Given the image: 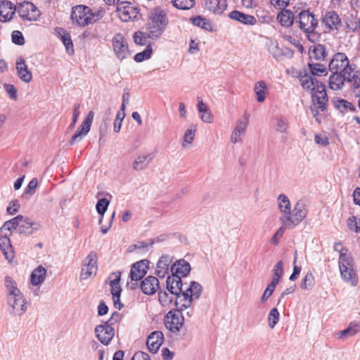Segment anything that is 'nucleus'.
<instances>
[{"instance_id":"44","label":"nucleus","mask_w":360,"mask_h":360,"mask_svg":"<svg viewBox=\"0 0 360 360\" xmlns=\"http://www.w3.org/2000/svg\"><path fill=\"white\" fill-rule=\"evenodd\" d=\"M59 34H60V39L65 46L66 51L68 54H72L74 52L73 44L71 39L70 34L67 32L63 29H60V32H59Z\"/></svg>"},{"instance_id":"57","label":"nucleus","mask_w":360,"mask_h":360,"mask_svg":"<svg viewBox=\"0 0 360 360\" xmlns=\"http://www.w3.org/2000/svg\"><path fill=\"white\" fill-rule=\"evenodd\" d=\"M12 42L15 44L22 46L25 44V38L20 31L15 30L11 34Z\"/></svg>"},{"instance_id":"24","label":"nucleus","mask_w":360,"mask_h":360,"mask_svg":"<svg viewBox=\"0 0 360 360\" xmlns=\"http://www.w3.org/2000/svg\"><path fill=\"white\" fill-rule=\"evenodd\" d=\"M248 124V116L245 115L244 117L236 122V125L233 131L231 141L233 143L238 142L241 136L245 134Z\"/></svg>"},{"instance_id":"46","label":"nucleus","mask_w":360,"mask_h":360,"mask_svg":"<svg viewBox=\"0 0 360 360\" xmlns=\"http://www.w3.org/2000/svg\"><path fill=\"white\" fill-rule=\"evenodd\" d=\"M195 131L196 127L194 125L189 126V127L186 130L184 134L182 142V146L184 148H186L188 144L191 145L193 143V141L195 137Z\"/></svg>"},{"instance_id":"55","label":"nucleus","mask_w":360,"mask_h":360,"mask_svg":"<svg viewBox=\"0 0 360 360\" xmlns=\"http://www.w3.org/2000/svg\"><path fill=\"white\" fill-rule=\"evenodd\" d=\"M282 226L278 229V230L274 233V235L271 238V243L275 245H277L279 243V238H281L285 229H290L288 226H285L284 224H281Z\"/></svg>"},{"instance_id":"25","label":"nucleus","mask_w":360,"mask_h":360,"mask_svg":"<svg viewBox=\"0 0 360 360\" xmlns=\"http://www.w3.org/2000/svg\"><path fill=\"white\" fill-rule=\"evenodd\" d=\"M227 7L226 0H205L204 8L216 15H221Z\"/></svg>"},{"instance_id":"15","label":"nucleus","mask_w":360,"mask_h":360,"mask_svg":"<svg viewBox=\"0 0 360 360\" xmlns=\"http://www.w3.org/2000/svg\"><path fill=\"white\" fill-rule=\"evenodd\" d=\"M94 113L93 111L89 112L86 118L83 121L82 124L78 129V130L75 132V134L72 136L70 144L74 145L76 143H79L82 141L84 136H85L90 130L91 125L94 119Z\"/></svg>"},{"instance_id":"43","label":"nucleus","mask_w":360,"mask_h":360,"mask_svg":"<svg viewBox=\"0 0 360 360\" xmlns=\"http://www.w3.org/2000/svg\"><path fill=\"white\" fill-rule=\"evenodd\" d=\"M308 67L310 73L314 76H322L328 74V69L323 64L309 63Z\"/></svg>"},{"instance_id":"63","label":"nucleus","mask_w":360,"mask_h":360,"mask_svg":"<svg viewBox=\"0 0 360 360\" xmlns=\"http://www.w3.org/2000/svg\"><path fill=\"white\" fill-rule=\"evenodd\" d=\"M275 288H276V286H274V285H272L271 283L266 287V288L265 289V290L262 296V298H261L262 302H264L265 301H266L268 300V298L274 292Z\"/></svg>"},{"instance_id":"4","label":"nucleus","mask_w":360,"mask_h":360,"mask_svg":"<svg viewBox=\"0 0 360 360\" xmlns=\"http://www.w3.org/2000/svg\"><path fill=\"white\" fill-rule=\"evenodd\" d=\"M149 20L147 27L148 37L151 39L160 37L168 23L166 13L162 9L155 8Z\"/></svg>"},{"instance_id":"6","label":"nucleus","mask_w":360,"mask_h":360,"mask_svg":"<svg viewBox=\"0 0 360 360\" xmlns=\"http://www.w3.org/2000/svg\"><path fill=\"white\" fill-rule=\"evenodd\" d=\"M149 261L148 259H142L133 264L130 270L131 283H127V285L131 290L139 288V281L141 280L147 274L148 270Z\"/></svg>"},{"instance_id":"60","label":"nucleus","mask_w":360,"mask_h":360,"mask_svg":"<svg viewBox=\"0 0 360 360\" xmlns=\"http://www.w3.org/2000/svg\"><path fill=\"white\" fill-rule=\"evenodd\" d=\"M268 51L275 58H277L281 55L280 49L276 42H271L268 46Z\"/></svg>"},{"instance_id":"38","label":"nucleus","mask_w":360,"mask_h":360,"mask_svg":"<svg viewBox=\"0 0 360 360\" xmlns=\"http://www.w3.org/2000/svg\"><path fill=\"white\" fill-rule=\"evenodd\" d=\"M360 330V323H350L347 328L339 332V338L346 339L355 335Z\"/></svg>"},{"instance_id":"47","label":"nucleus","mask_w":360,"mask_h":360,"mask_svg":"<svg viewBox=\"0 0 360 360\" xmlns=\"http://www.w3.org/2000/svg\"><path fill=\"white\" fill-rule=\"evenodd\" d=\"M266 84L263 81L258 82L255 86V91L257 95V101L262 103L266 97Z\"/></svg>"},{"instance_id":"27","label":"nucleus","mask_w":360,"mask_h":360,"mask_svg":"<svg viewBox=\"0 0 360 360\" xmlns=\"http://www.w3.org/2000/svg\"><path fill=\"white\" fill-rule=\"evenodd\" d=\"M40 227L39 224L32 222L30 219L22 216V220L20 221L18 231L21 234L31 235L35 231L39 230Z\"/></svg>"},{"instance_id":"21","label":"nucleus","mask_w":360,"mask_h":360,"mask_svg":"<svg viewBox=\"0 0 360 360\" xmlns=\"http://www.w3.org/2000/svg\"><path fill=\"white\" fill-rule=\"evenodd\" d=\"M164 341V335L161 331L152 332L148 337L146 345L151 353H156Z\"/></svg>"},{"instance_id":"22","label":"nucleus","mask_w":360,"mask_h":360,"mask_svg":"<svg viewBox=\"0 0 360 360\" xmlns=\"http://www.w3.org/2000/svg\"><path fill=\"white\" fill-rule=\"evenodd\" d=\"M0 249L6 259L11 262L14 258V250L10 240V235L7 233L0 235Z\"/></svg>"},{"instance_id":"30","label":"nucleus","mask_w":360,"mask_h":360,"mask_svg":"<svg viewBox=\"0 0 360 360\" xmlns=\"http://www.w3.org/2000/svg\"><path fill=\"white\" fill-rule=\"evenodd\" d=\"M281 11L277 15V20L282 26L285 27H291L294 22L293 13L285 8H281Z\"/></svg>"},{"instance_id":"52","label":"nucleus","mask_w":360,"mask_h":360,"mask_svg":"<svg viewBox=\"0 0 360 360\" xmlns=\"http://www.w3.org/2000/svg\"><path fill=\"white\" fill-rule=\"evenodd\" d=\"M148 38H149L148 34L141 31H137L133 34L134 43L139 45H146Z\"/></svg>"},{"instance_id":"28","label":"nucleus","mask_w":360,"mask_h":360,"mask_svg":"<svg viewBox=\"0 0 360 360\" xmlns=\"http://www.w3.org/2000/svg\"><path fill=\"white\" fill-rule=\"evenodd\" d=\"M341 278L347 283L355 286L359 282L358 276L354 269V264L340 269Z\"/></svg>"},{"instance_id":"59","label":"nucleus","mask_w":360,"mask_h":360,"mask_svg":"<svg viewBox=\"0 0 360 360\" xmlns=\"http://www.w3.org/2000/svg\"><path fill=\"white\" fill-rule=\"evenodd\" d=\"M288 124L287 120L283 117H279L276 120V131L285 133L287 131Z\"/></svg>"},{"instance_id":"16","label":"nucleus","mask_w":360,"mask_h":360,"mask_svg":"<svg viewBox=\"0 0 360 360\" xmlns=\"http://www.w3.org/2000/svg\"><path fill=\"white\" fill-rule=\"evenodd\" d=\"M312 108H319L320 111H324L326 109V104L328 101L326 91L325 85L320 84L317 90L311 94Z\"/></svg>"},{"instance_id":"9","label":"nucleus","mask_w":360,"mask_h":360,"mask_svg":"<svg viewBox=\"0 0 360 360\" xmlns=\"http://www.w3.org/2000/svg\"><path fill=\"white\" fill-rule=\"evenodd\" d=\"M184 323V315L178 310H170L165 316V326L172 333L180 331Z\"/></svg>"},{"instance_id":"5","label":"nucleus","mask_w":360,"mask_h":360,"mask_svg":"<svg viewBox=\"0 0 360 360\" xmlns=\"http://www.w3.org/2000/svg\"><path fill=\"white\" fill-rule=\"evenodd\" d=\"M307 206L304 201H297L292 210H290L287 215H281L279 220L281 224L288 226L290 229L295 228L307 217Z\"/></svg>"},{"instance_id":"42","label":"nucleus","mask_w":360,"mask_h":360,"mask_svg":"<svg viewBox=\"0 0 360 360\" xmlns=\"http://www.w3.org/2000/svg\"><path fill=\"white\" fill-rule=\"evenodd\" d=\"M335 108H337L341 113H345L348 111H354V106L349 101L345 99H336L334 101Z\"/></svg>"},{"instance_id":"8","label":"nucleus","mask_w":360,"mask_h":360,"mask_svg":"<svg viewBox=\"0 0 360 360\" xmlns=\"http://www.w3.org/2000/svg\"><path fill=\"white\" fill-rule=\"evenodd\" d=\"M139 11L137 6L128 1L118 3L116 8L119 18L123 22L138 19Z\"/></svg>"},{"instance_id":"64","label":"nucleus","mask_w":360,"mask_h":360,"mask_svg":"<svg viewBox=\"0 0 360 360\" xmlns=\"http://www.w3.org/2000/svg\"><path fill=\"white\" fill-rule=\"evenodd\" d=\"M130 360H150L149 355L143 352H136Z\"/></svg>"},{"instance_id":"56","label":"nucleus","mask_w":360,"mask_h":360,"mask_svg":"<svg viewBox=\"0 0 360 360\" xmlns=\"http://www.w3.org/2000/svg\"><path fill=\"white\" fill-rule=\"evenodd\" d=\"M38 184V181L36 178H33L28 184L27 187L25 189V191L22 194V197H25L27 195H32L35 192V188H37Z\"/></svg>"},{"instance_id":"17","label":"nucleus","mask_w":360,"mask_h":360,"mask_svg":"<svg viewBox=\"0 0 360 360\" xmlns=\"http://www.w3.org/2000/svg\"><path fill=\"white\" fill-rule=\"evenodd\" d=\"M8 304L12 308L11 313L15 316H21L27 310L26 300L22 295L7 297Z\"/></svg>"},{"instance_id":"14","label":"nucleus","mask_w":360,"mask_h":360,"mask_svg":"<svg viewBox=\"0 0 360 360\" xmlns=\"http://www.w3.org/2000/svg\"><path fill=\"white\" fill-rule=\"evenodd\" d=\"M94 332L96 338L104 345H108L115 335V330L112 325L109 324L108 322H104L103 324L97 326Z\"/></svg>"},{"instance_id":"32","label":"nucleus","mask_w":360,"mask_h":360,"mask_svg":"<svg viewBox=\"0 0 360 360\" xmlns=\"http://www.w3.org/2000/svg\"><path fill=\"white\" fill-rule=\"evenodd\" d=\"M328 56L326 48L324 45L321 44H314L311 46L309 49L310 59H315L316 60H324Z\"/></svg>"},{"instance_id":"35","label":"nucleus","mask_w":360,"mask_h":360,"mask_svg":"<svg viewBox=\"0 0 360 360\" xmlns=\"http://www.w3.org/2000/svg\"><path fill=\"white\" fill-rule=\"evenodd\" d=\"M191 23L205 31H212V26L210 20L202 15L192 16L189 18Z\"/></svg>"},{"instance_id":"50","label":"nucleus","mask_w":360,"mask_h":360,"mask_svg":"<svg viewBox=\"0 0 360 360\" xmlns=\"http://www.w3.org/2000/svg\"><path fill=\"white\" fill-rule=\"evenodd\" d=\"M314 285V277L311 271H309L302 279L300 287L304 290L311 289Z\"/></svg>"},{"instance_id":"48","label":"nucleus","mask_w":360,"mask_h":360,"mask_svg":"<svg viewBox=\"0 0 360 360\" xmlns=\"http://www.w3.org/2000/svg\"><path fill=\"white\" fill-rule=\"evenodd\" d=\"M109 204H110V201L107 198H101L98 200V202L96 205V211L101 216L99 219L100 224L101 223V221L103 220V214L108 210Z\"/></svg>"},{"instance_id":"49","label":"nucleus","mask_w":360,"mask_h":360,"mask_svg":"<svg viewBox=\"0 0 360 360\" xmlns=\"http://www.w3.org/2000/svg\"><path fill=\"white\" fill-rule=\"evenodd\" d=\"M153 53V49L150 44L147 45L145 50L136 53L134 56V60L137 63L143 61L144 60L149 59Z\"/></svg>"},{"instance_id":"51","label":"nucleus","mask_w":360,"mask_h":360,"mask_svg":"<svg viewBox=\"0 0 360 360\" xmlns=\"http://www.w3.org/2000/svg\"><path fill=\"white\" fill-rule=\"evenodd\" d=\"M347 225L349 229L358 233H360V218L352 216L347 219Z\"/></svg>"},{"instance_id":"61","label":"nucleus","mask_w":360,"mask_h":360,"mask_svg":"<svg viewBox=\"0 0 360 360\" xmlns=\"http://www.w3.org/2000/svg\"><path fill=\"white\" fill-rule=\"evenodd\" d=\"M20 208V204L17 200H12L7 207V212L11 215L16 214Z\"/></svg>"},{"instance_id":"41","label":"nucleus","mask_w":360,"mask_h":360,"mask_svg":"<svg viewBox=\"0 0 360 360\" xmlns=\"http://www.w3.org/2000/svg\"><path fill=\"white\" fill-rule=\"evenodd\" d=\"M348 250L346 248H342L340 250V257L338 259L339 269L347 267L354 264L352 258L347 254Z\"/></svg>"},{"instance_id":"33","label":"nucleus","mask_w":360,"mask_h":360,"mask_svg":"<svg viewBox=\"0 0 360 360\" xmlns=\"http://www.w3.org/2000/svg\"><path fill=\"white\" fill-rule=\"evenodd\" d=\"M46 269L41 265L33 270L30 275V282L33 285H39L43 283L46 279Z\"/></svg>"},{"instance_id":"18","label":"nucleus","mask_w":360,"mask_h":360,"mask_svg":"<svg viewBox=\"0 0 360 360\" xmlns=\"http://www.w3.org/2000/svg\"><path fill=\"white\" fill-rule=\"evenodd\" d=\"M17 10V6L11 1L3 0L0 1V21L8 22L12 20Z\"/></svg>"},{"instance_id":"62","label":"nucleus","mask_w":360,"mask_h":360,"mask_svg":"<svg viewBox=\"0 0 360 360\" xmlns=\"http://www.w3.org/2000/svg\"><path fill=\"white\" fill-rule=\"evenodd\" d=\"M4 89L11 98L15 100L17 98V90L14 85L11 84H5Z\"/></svg>"},{"instance_id":"2","label":"nucleus","mask_w":360,"mask_h":360,"mask_svg":"<svg viewBox=\"0 0 360 360\" xmlns=\"http://www.w3.org/2000/svg\"><path fill=\"white\" fill-rule=\"evenodd\" d=\"M202 292V285L196 281H191L184 291L173 294L175 295L174 305L176 307L173 310H178L179 312L183 314L184 311L190 308L193 301L200 297Z\"/></svg>"},{"instance_id":"34","label":"nucleus","mask_w":360,"mask_h":360,"mask_svg":"<svg viewBox=\"0 0 360 360\" xmlns=\"http://www.w3.org/2000/svg\"><path fill=\"white\" fill-rule=\"evenodd\" d=\"M16 69L19 77L25 82H30L32 80V72L28 70L24 59L20 58L16 63Z\"/></svg>"},{"instance_id":"53","label":"nucleus","mask_w":360,"mask_h":360,"mask_svg":"<svg viewBox=\"0 0 360 360\" xmlns=\"http://www.w3.org/2000/svg\"><path fill=\"white\" fill-rule=\"evenodd\" d=\"M268 320L269 326L271 328H273L277 324L279 320V312L276 308L271 309Z\"/></svg>"},{"instance_id":"26","label":"nucleus","mask_w":360,"mask_h":360,"mask_svg":"<svg viewBox=\"0 0 360 360\" xmlns=\"http://www.w3.org/2000/svg\"><path fill=\"white\" fill-rule=\"evenodd\" d=\"M229 17L233 20H236L246 25H254L257 20L253 15L245 14L241 11L235 10L229 13Z\"/></svg>"},{"instance_id":"19","label":"nucleus","mask_w":360,"mask_h":360,"mask_svg":"<svg viewBox=\"0 0 360 360\" xmlns=\"http://www.w3.org/2000/svg\"><path fill=\"white\" fill-rule=\"evenodd\" d=\"M159 280L153 276L146 277L141 283L143 293L147 295H154L159 288Z\"/></svg>"},{"instance_id":"23","label":"nucleus","mask_w":360,"mask_h":360,"mask_svg":"<svg viewBox=\"0 0 360 360\" xmlns=\"http://www.w3.org/2000/svg\"><path fill=\"white\" fill-rule=\"evenodd\" d=\"M299 78L302 88L304 89L310 90L312 92L317 90V88L321 84L319 82L316 78L313 77L310 75L307 74L306 70H304V74L302 72H300Z\"/></svg>"},{"instance_id":"58","label":"nucleus","mask_w":360,"mask_h":360,"mask_svg":"<svg viewBox=\"0 0 360 360\" xmlns=\"http://www.w3.org/2000/svg\"><path fill=\"white\" fill-rule=\"evenodd\" d=\"M158 300L162 306L167 305L172 302V297L169 296V294L162 290L158 292Z\"/></svg>"},{"instance_id":"40","label":"nucleus","mask_w":360,"mask_h":360,"mask_svg":"<svg viewBox=\"0 0 360 360\" xmlns=\"http://www.w3.org/2000/svg\"><path fill=\"white\" fill-rule=\"evenodd\" d=\"M278 209L282 215H287L291 210L290 202L287 195L280 194L278 197Z\"/></svg>"},{"instance_id":"7","label":"nucleus","mask_w":360,"mask_h":360,"mask_svg":"<svg viewBox=\"0 0 360 360\" xmlns=\"http://www.w3.org/2000/svg\"><path fill=\"white\" fill-rule=\"evenodd\" d=\"M93 17L91 9L86 6L78 5L72 8L70 18L72 23L80 26L85 27L92 23Z\"/></svg>"},{"instance_id":"20","label":"nucleus","mask_w":360,"mask_h":360,"mask_svg":"<svg viewBox=\"0 0 360 360\" xmlns=\"http://www.w3.org/2000/svg\"><path fill=\"white\" fill-rule=\"evenodd\" d=\"M182 277L176 274L168 276L166 281L167 289L170 294H176L185 290L184 284L182 283Z\"/></svg>"},{"instance_id":"1","label":"nucleus","mask_w":360,"mask_h":360,"mask_svg":"<svg viewBox=\"0 0 360 360\" xmlns=\"http://www.w3.org/2000/svg\"><path fill=\"white\" fill-rule=\"evenodd\" d=\"M332 73L329 77V86L333 90H340L345 82L355 91L360 87V69L355 63H350L343 52L335 53L328 63Z\"/></svg>"},{"instance_id":"13","label":"nucleus","mask_w":360,"mask_h":360,"mask_svg":"<svg viewBox=\"0 0 360 360\" xmlns=\"http://www.w3.org/2000/svg\"><path fill=\"white\" fill-rule=\"evenodd\" d=\"M83 267L80 274L82 279L86 280L91 275L96 274L97 266V254L94 251H91L84 259L83 262Z\"/></svg>"},{"instance_id":"39","label":"nucleus","mask_w":360,"mask_h":360,"mask_svg":"<svg viewBox=\"0 0 360 360\" xmlns=\"http://www.w3.org/2000/svg\"><path fill=\"white\" fill-rule=\"evenodd\" d=\"M198 110L201 114V119L203 122L207 123L212 122L213 117L212 113L207 104H205L202 100L199 101L198 103Z\"/></svg>"},{"instance_id":"31","label":"nucleus","mask_w":360,"mask_h":360,"mask_svg":"<svg viewBox=\"0 0 360 360\" xmlns=\"http://www.w3.org/2000/svg\"><path fill=\"white\" fill-rule=\"evenodd\" d=\"M153 156L150 154L139 155L132 163V168L135 171H141L148 167Z\"/></svg>"},{"instance_id":"29","label":"nucleus","mask_w":360,"mask_h":360,"mask_svg":"<svg viewBox=\"0 0 360 360\" xmlns=\"http://www.w3.org/2000/svg\"><path fill=\"white\" fill-rule=\"evenodd\" d=\"M190 271V264L184 259H179L175 262L171 266L172 274L178 275L180 277L187 276Z\"/></svg>"},{"instance_id":"11","label":"nucleus","mask_w":360,"mask_h":360,"mask_svg":"<svg viewBox=\"0 0 360 360\" xmlns=\"http://www.w3.org/2000/svg\"><path fill=\"white\" fill-rule=\"evenodd\" d=\"M321 23L326 28L324 32L332 34H337L342 24L340 16L333 11L326 12L322 16Z\"/></svg>"},{"instance_id":"3","label":"nucleus","mask_w":360,"mask_h":360,"mask_svg":"<svg viewBox=\"0 0 360 360\" xmlns=\"http://www.w3.org/2000/svg\"><path fill=\"white\" fill-rule=\"evenodd\" d=\"M299 27L307 34V39L315 42L320 37L315 30L319 25L318 18L309 10H302L296 17Z\"/></svg>"},{"instance_id":"45","label":"nucleus","mask_w":360,"mask_h":360,"mask_svg":"<svg viewBox=\"0 0 360 360\" xmlns=\"http://www.w3.org/2000/svg\"><path fill=\"white\" fill-rule=\"evenodd\" d=\"M172 6L179 10H190L194 7L195 0H170Z\"/></svg>"},{"instance_id":"10","label":"nucleus","mask_w":360,"mask_h":360,"mask_svg":"<svg viewBox=\"0 0 360 360\" xmlns=\"http://www.w3.org/2000/svg\"><path fill=\"white\" fill-rule=\"evenodd\" d=\"M16 12L24 20L36 21L40 16L37 7L30 1H23L17 6Z\"/></svg>"},{"instance_id":"36","label":"nucleus","mask_w":360,"mask_h":360,"mask_svg":"<svg viewBox=\"0 0 360 360\" xmlns=\"http://www.w3.org/2000/svg\"><path fill=\"white\" fill-rule=\"evenodd\" d=\"M4 285L6 288L7 297L12 296H19L21 294L18 288L15 281L11 276H6L4 278Z\"/></svg>"},{"instance_id":"12","label":"nucleus","mask_w":360,"mask_h":360,"mask_svg":"<svg viewBox=\"0 0 360 360\" xmlns=\"http://www.w3.org/2000/svg\"><path fill=\"white\" fill-rule=\"evenodd\" d=\"M112 43L114 53L118 59L122 60L130 56V51L123 34L121 33L115 34Z\"/></svg>"},{"instance_id":"37","label":"nucleus","mask_w":360,"mask_h":360,"mask_svg":"<svg viewBox=\"0 0 360 360\" xmlns=\"http://www.w3.org/2000/svg\"><path fill=\"white\" fill-rule=\"evenodd\" d=\"M22 215H18L15 217L6 221L3 226L0 228V233H2L4 231H9L10 236L12 234V231L19 228L20 221L22 220Z\"/></svg>"},{"instance_id":"54","label":"nucleus","mask_w":360,"mask_h":360,"mask_svg":"<svg viewBox=\"0 0 360 360\" xmlns=\"http://www.w3.org/2000/svg\"><path fill=\"white\" fill-rule=\"evenodd\" d=\"M171 262H172L171 257H169V255H162L160 258V259L157 264V267L168 271L169 266Z\"/></svg>"}]
</instances>
